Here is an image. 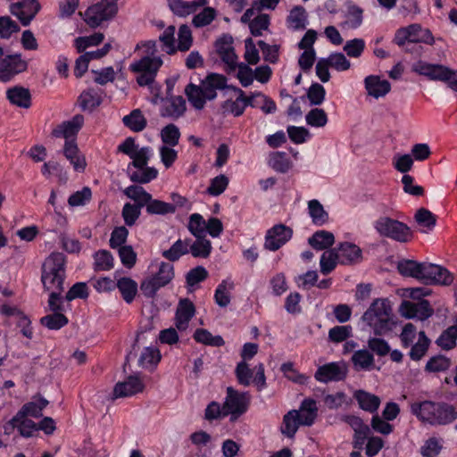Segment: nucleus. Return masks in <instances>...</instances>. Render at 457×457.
<instances>
[{
    "label": "nucleus",
    "instance_id": "nucleus-54",
    "mask_svg": "<svg viewBox=\"0 0 457 457\" xmlns=\"http://www.w3.org/2000/svg\"><path fill=\"white\" fill-rule=\"evenodd\" d=\"M158 175V170L154 167H147L138 169V170L132 172L129 178L132 181L140 184H145L154 179Z\"/></svg>",
    "mask_w": 457,
    "mask_h": 457
},
{
    "label": "nucleus",
    "instance_id": "nucleus-18",
    "mask_svg": "<svg viewBox=\"0 0 457 457\" xmlns=\"http://www.w3.org/2000/svg\"><path fill=\"white\" fill-rule=\"evenodd\" d=\"M341 420L347 423L354 431V447L361 448L370 432L369 426L364 424L360 417L354 415H343Z\"/></svg>",
    "mask_w": 457,
    "mask_h": 457
},
{
    "label": "nucleus",
    "instance_id": "nucleus-43",
    "mask_svg": "<svg viewBox=\"0 0 457 457\" xmlns=\"http://www.w3.org/2000/svg\"><path fill=\"white\" fill-rule=\"evenodd\" d=\"M416 222L424 228L421 229L422 232L426 233L431 230L436 225V216L426 208H420L414 216Z\"/></svg>",
    "mask_w": 457,
    "mask_h": 457
},
{
    "label": "nucleus",
    "instance_id": "nucleus-59",
    "mask_svg": "<svg viewBox=\"0 0 457 457\" xmlns=\"http://www.w3.org/2000/svg\"><path fill=\"white\" fill-rule=\"evenodd\" d=\"M161 359L160 352L155 347H145L138 360L139 365L147 368L152 365H155Z\"/></svg>",
    "mask_w": 457,
    "mask_h": 457
},
{
    "label": "nucleus",
    "instance_id": "nucleus-55",
    "mask_svg": "<svg viewBox=\"0 0 457 457\" xmlns=\"http://www.w3.org/2000/svg\"><path fill=\"white\" fill-rule=\"evenodd\" d=\"M104 39L103 33H95L88 37H79L75 39V46L81 53L89 46H98Z\"/></svg>",
    "mask_w": 457,
    "mask_h": 457
},
{
    "label": "nucleus",
    "instance_id": "nucleus-26",
    "mask_svg": "<svg viewBox=\"0 0 457 457\" xmlns=\"http://www.w3.org/2000/svg\"><path fill=\"white\" fill-rule=\"evenodd\" d=\"M9 102L20 108H29L31 105V94L26 87L21 86L12 87L6 91Z\"/></svg>",
    "mask_w": 457,
    "mask_h": 457
},
{
    "label": "nucleus",
    "instance_id": "nucleus-29",
    "mask_svg": "<svg viewBox=\"0 0 457 457\" xmlns=\"http://www.w3.org/2000/svg\"><path fill=\"white\" fill-rule=\"evenodd\" d=\"M301 425L299 411L292 410L284 415L280 431L287 437L293 438Z\"/></svg>",
    "mask_w": 457,
    "mask_h": 457
},
{
    "label": "nucleus",
    "instance_id": "nucleus-25",
    "mask_svg": "<svg viewBox=\"0 0 457 457\" xmlns=\"http://www.w3.org/2000/svg\"><path fill=\"white\" fill-rule=\"evenodd\" d=\"M365 88L369 96L378 99L385 96L391 90L390 83L378 76L370 75L364 79Z\"/></svg>",
    "mask_w": 457,
    "mask_h": 457
},
{
    "label": "nucleus",
    "instance_id": "nucleus-32",
    "mask_svg": "<svg viewBox=\"0 0 457 457\" xmlns=\"http://www.w3.org/2000/svg\"><path fill=\"white\" fill-rule=\"evenodd\" d=\"M351 361L356 370H370L374 367L373 353L367 349L355 351Z\"/></svg>",
    "mask_w": 457,
    "mask_h": 457
},
{
    "label": "nucleus",
    "instance_id": "nucleus-51",
    "mask_svg": "<svg viewBox=\"0 0 457 457\" xmlns=\"http://www.w3.org/2000/svg\"><path fill=\"white\" fill-rule=\"evenodd\" d=\"M161 137L165 145L175 146L179 144L180 131L175 124H168L161 130Z\"/></svg>",
    "mask_w": 457,
    "mask_h": 457
},
{
    "label": "nucleus",
    "instance_id": "nucleus-46",
    "mask_svg": "<svg viewBox=\"0 0 457 457\" xmlns=\"http://www.w3.org/2000/svg\"><path fill=\"white\" fill-rule=\"evenodd\" d=\"M196 342L211 346H221L225 344L220 336H212L207 329L198 328L194 333Z\"/></svg>",
    "mask_w": 457,
    "mask_h": 457
},
{
    "label": "nucleus",
    "instance_id": "nucleus-41",
    "mask_svg": "<svg viewBox=\"0 0 457 457\" xmlns=\"http://www.w3.org/2000/svg\"><path fill=\"white\" fill-rule=\"evenodd\" d=\"M309 214L312 222L318 226L324 225L328 220V213L324 210L318 200H311L308 203Z\"/></svg>",
    "mask_w": 457,
    "mask_h": 457
},
{
    "label": "nucleus",
    "instance_id": "nucleus-50",
    "mask_svg": "<svg viewBox=\"0 0 457 457\" xmlns=\"http://www.w3.org/2000/svg\"><path fill=\"white\" fill-rule=\"evenodd\" d=\"M94 259L96 270H109L113 267L114 259L107 250L97 251L94 255Z\"/></svg>",
    "mask_w": 457,
    "mask_h": 457
},
{
    "label": "nucleus",
    "instance_id": "nucleus-39",
    "mask_svg": "<svg viewBox=\"0 0 457 457\" xmlns=\"http://www.w3.org/2000/svg\"><path fill=\"white\" fill-rule=\"evenodd\" d=\"M212 249V243L209 239L206 238L205 236L196 237V240L192 245L189 244L188 247L189 253H191V254L196 258L209 257Z\"/></svg>",
    "mask_w": 457,
    "mask_h": 457
},
{
    "label": "nucleus",
    "instance_id": "nucleus-44",
    "mask_svg": "<svg viewBox=\"0 0 457 457\" xmlns=\"http://www.w3.org/2000/svg\"><path fill=\"white\" fill-rule=\"evenodd\" d=\"M146 212L149 214L165 215L168 213H174L176 212V206L169 203L153 199L146 204Z\"/></svg>",
    "mask_w": 457,
    "mask_h": 457
},
{
    "label": "nucleus",
    "instance_id": "nucleus-6",
    "mask_svg": "<svg viewBox=\"0 0 457 457\" xmlns=\"http://www.w3.org/2000/svg\"><path fill=\"white\" fill-rule=\"evenodd\" d=\"M174 278L173 265L168 262H162L155 274L146 277L140 285V289L145 296L153 298L157 291L167 286Z\"/></svg>",
    "mask_w": 457,
    "mask_h": 457
},
{
    "label": "nucleus",
    "instance_id": "nucleus-35",
    "mask_svg": "<svg viewBox=\"0 0 457 457\" xmlns=\"http://www.w3.org/2000/svg\"><path fill=\"white\" fill-rule=\"evenodd\" d=\"M122 121L134 132L144 130L147 125L146 119L139 109H135L129 115L124 116Z\"/></svg>",
    "mask_w": 457,
    "mask_h": 457
},
{
    "label": "nucleus",
    "instance_id": "nucleus-14",
    "mask_svg": "<svg viewBox=\"0 0 457 457\" xmlns=\"http://www.w3.org/2000/svg\"><path fill=\"white\" fill-rule=\"evenodd\" d=\"M40 10L37 0H22L10 5V12L16 16L23 26H28Z\"/></svg>",
    "mask_w": 457,
    "mask_h": 457
},
{
    "label": "nucleus",
    "instance_id": "nucleus-48",
    "mask_svg": "<svg viewBox=\"0 0 457 457\" xmlns=\"http://www.w3.org/2000/svg\"><path fill=\"white\" fill-rule=\"evenodd\" d=\"M457 326H451L437 338L436 344L445 350H450L456 345Z\"/></svg>",
    "mask_w": 457,
    "mask_h": 457
},
{
    "label": "nucleus",
    "instance_id": "nucleus-61",
    "mask_svg": "<svg viewBox=\"0 0 457 457\" xmlns=\"http://www.w3.org/2000/svg\"><path fill=\"white\" fill-rule=\"evenodd\" d=\"M235 374L238 383L244 386H247L251 384L253 378V370L249 368L246 361H242L237 363Z\"/></svg>",
    "mask_w": 457,
    "mask_h": 457
},
{
    "label": "nucleus",
    "instance_id": "nucleus-30",
    "mask_svg": "<svg viewBox=\"0 0 457 457\" xmlns=\"http://www.w3.org/2000/svg\"><path fill=\"white\" fill-rule=\"evenodd\" d=\"M354 398L358 402L360 408L370 413L376 412L380 405V398L378 396L363 390L356 391Z\"/></svg>",
    "mask_w": 457,
    "mask_h": 457
},
{
    "label": "nucleus",
    "instance_id": "nucleus-10",
    "mask_svg": "<svg viewBox=\"0 0 457 457\" xmlns=\"http://www.w3.org/2000/svg\"><path fill=\"white\" fill-rule=\"evenodd\" d=\"M348 373L347 365L344 361L329 362L319 367L314 378L321 383L344 380Z\"/></svg>",
    "mask_w": 457,
    "mask_h": 457
},
{
    "label": "nucleus",
    "instance_id": "nucleus-53",
    "mask_svg": "<svg viewBox=\"0 0 457 457\" xmlns=\"http://www.w3.org/2000/svg\"><path fill=\"white\" fill-rule=\"evenodd\" d=\"M205 220L199 213H193L189 217L187 228L195 237L205 236Z\"/></svg>",
    "mask_w": 457,
    "mask_h": 457
},
{
    "label": "nucleus",
    "instance_id": "nucleus-13",
    "mask_svg": "<svg viewBox=\"0 0 457 457\" xmlns=\"http://www.w3.org/2000/svg\"><path fill=\"white\" fill-rule=\"evenodd\" d=\"M422 280L425 284L449 286L453 281V276L443 266L425 262Z\"/></svg>",
    "mask_w": 457,
    "mask_h": 457
},
{
    "label": "nucleus",
    "instance_id": "nucleus-23",
    "mask_svg": "<svg viewBox=\"0 0 457 457\" xmlns=\"http://www.w3.org/2000/svg\"><path fill=\"white\" fill-rule=\"evenodd\" d=\"M336 249L341 264L351 265L361 261V250L353 243H341Z\"/></svg>",
    "mask_w": 457,
    "mask_h": 457
},
{
    "label": "nucleus",
    "instance_id": "nucleus-2",
    "mask_svg": "<svg viewBox=\"0 0 457 457\" xmlns=\"http://www.w3.org/2000/svg\"><path fill=\"white\" fill-rule=\"evenodd\" d=\"M224 88H231L227 85V78L221 74L211 73L200 85L189 83L185 88V95L195 110H203L206 101L214 100L217 97V90Z\"/></svg>",
    "mask_w": 457,
    "mask_h": 457
},
{
    "label": "nucleus",
    "instance_id": "nucleus-33",
    "mask_svg": "<svg viewBox=\"0 0 457 457\" xmlns=\"http://www.w3.org/2000/svg\"><path fill=\"white\" fill-rule=\"evenodd\" d=\"M425 262H417L411 260H403L398 263L397 269L399 272L407 277H412L419 280H422L423 268Z\"/></svg>",
    "mask_w": 457,
    "mask_h": 457
},
{
    "label": "nucleus",
    "instance_id": "nucleus-21",
    "mask_svg": "<svg viewBox=\"0 0 457 457\" xmlns=\"http://www.w3.org/2000/svg\"><path fill=\"white\" fill-rule=\"evenodd\" d=\"M308 24V12L302 5L294 6L286 18V26L292 31L304 30Z\"/></svg>",
    "mask_w": 457,
    "mask_h": 457
},
{
    "label": "nucleus",
    "instance_id": "nucleus-17",
    "mask_svg": "<svg viewBox=\"0 0 457 457\" xmlns=\"http://www.w3.org/2000/svg\"><path fill=\"white\" fill-rule=\"evenodd\" d=\"M412 71L420 75L428 77L432 80L446 81L450 70L439 64H431L419 61L412 65Z\"/></svg>",
    "mask_w": 457,
    "mask_h": 457
},
{
    "label": "nucleus",
    "instance_id": "nucleus-5",
    "mask_svg": "<svg viewBox=\"0 0 457 457\" xmlns=\"http://www.w3.org/2000/svg\"><path fill=\"white\" fill-rule=\"evenodd\" d=\"M374 228L379 236L400 243L411 240V228L404 223L387 216H381L374 221Z\"/></svg>",
    "mask_w": 457,
    "mask_h": 457
},
{
    "label": "nucleus",
    "instance_id": "nucleus-8",
    "mask_svg": "<svg viewBox=\"0 0 457 457\" xmlns=\"http://www.w3.org/2000/svg\"><path fill=\"white\" fill-rule=\"evenodd\" d=\"M162 64V61L160 57L145 56L133 62L129 65V70L139 74L137 78L139 86H152Z\"/></svg>",
    "mask_w": 457,
    "mask_h": 457
},
{
    "label": "nucleus",
    "instance_id": "nucleus-28",
    "mask_svg": "<svg viewBox=\"0 0 457 457\" xmlns=\"http://www.w3.org/2000/svg\"><path fill=\"white\" fill-rule=\"evenodd\" d=\"M299 419L303 426H312L318 415L317 403L312 399H304L299 409Z\"/></svg>",
    "mask_w": 457,
    "mask_h": 457
},
{
    "label": "nucleus",
    "instance_id": "nucleus-37",
    "mask_svg": "<svg viewBox=\"0 0 457 457\" xmlns=\"http://www.w3.org/2000/svg\"><path fill=\"white\" fill-rule=\"evenodd\" d=\"M410 32V44L413 43H426L432 45L434 43V37L428 29H423L419 24H411L407 26Z\"/></svg>",
    "mask_w": 457,
    "mask_h": 457
},
{
    "label": "nucleus",
    "instance_id": "nucleus-52",
    "mask_svg": "<svg viewBox=\"0 0 457 457\" xmlns=\"http://www.w3.org/2000/svg\"><path fill=\"white\" fill-rule=\"evenodd\" d=\"M40 322L49 329H60L68 323V319L62 312H54L41 318Z\"/></svg>",
    "mask_w": 457,
    "mask_h": 457
},
{
    "label": "nucleus",
    "instance_id": "nucleus-40",
    "mask_svg": "<svg viewBox=\"0 0 457 457\" xmlns=\"http://www.w3.org/2000/svg\"><path fill=\"white\" fill-rule=\"evenodd\" d=\"M188 247L189 240L179 239L170 246V249L162 252V256L170 262H176L182 255L189 253Z\"/></svg>",
    "mask_w": 457,
    "mask_h": 457
},
{
    "label": "nucleus",
    "instance_id": "nucleus-36",
    "mask_svg": "<svg viewBox=\"0 0 457 457\" xmlns=\"http://www.w3.org/2000/svg\"><path fill=\"white\" fill-rule=\"evenodd\" d=\"M124 194L136 203V206L142 208L146 206L151 200V194L146 192L141 186H129L124 190Z\"/></svg>",
    "mask_w": 457,
    "mask_h": 457
},
{
    "label": "nucleus",
    "instance_id": "nucleus-19",
    "mask_svg": "<svg viewBox=\"0 0 457 457\" xmlns=\"http://www.w3.org/2000/svg\"><path fill=\"white\" fill-rule=\"evenodd\" d=\"M84 123V117L81 114L75 115L71 120L64 121L53 129L52 135L54 137H64L67 140L74 139Z\"/></svg>",
    "mask_w": 457,
    "mask_h": 457
},
{
    "label": "nucleus",
    "instance_id": "nucleus-24",
    "mask_svg": "<svg viewBox=\"0 0 457 457\" xmlns=\"http://www.w3.org/2000/svg\"><path fill=\"white\" fill-rule=\"evenodd\" d=\"M63 154L76 171L83 172L85 170L87 166L85 156L80 154L74 139L65 141Z\"/></svg>",
    "mask_w": 457,
    "mask_h": 457
},
{
    "label": "nucleus",
    "instance_id": "nucleus-9",
    "mask_svg": "<svg viewBox=\"0 0 457 457\" xmlns=\"http://www.w3.org/2000/svg\"><path fill=\"white\" fill-rule=\"evenodd\" d=\"M249 403L250 396L248 393H240L228 386L223 403V415H230V420L235 421L247 411Z\"/></svg>",
    "mask_w": 457,
    "mask_h": 457
},
{
    "label": "nucleus",
    "instance_id": "nucleus-15",
    "mask_svg": "<svg viewBox=\"0 0 457 457\" xmlns=\"http://www.w3.org/2000/svg\"><path fill=\"white\" fill-rule=\"evenodd\" d=\"M161 102L160 115L162 117L177 120L186 112V101L180 96H167L165 98H161Z\"/></svg>",
    "mask_w": 457,
    "mask_h": 457
},
{
    "label": "nucleus",
    "instance_id": "nucleus-47",
    "mask_svg": "<svg viewBox=\"0 0 457 457\" xmlns=\"http://www.w3.org/2000/svg\"><path fill=\"white\" fill-rule=\"evenodd\" d=\"M430 340L427 337L424 331L419 333L418 342L412 345L409 355L413 361H420L427 353Z\"/></svg>",
    "mask_w": 457,
    "mask_h": 457
},
{
    "label": "nucleus",
    "instance_id": "nucleus-31",
    "mask_svg": "<svg viewBox=\"0 0 457 457\" xmlns=\"http://www.w3.org/2000/svg\"><path fill=\"white\" fill-rule=\"evenodd\" d=\"M47 404L48 401L39 396L37 400L25 403L17 414L20 418H23L24 416L27 418H40L43 415V410L47 406Z\"/></svg>",
    "mask_w": 457,
    "mask_h": 457
},
{
    "label": "nucleus",
    "instance_id": "nucleus-49",
    "mask_svg": "<svg viewBox=\"0 0 457 457\" xmlns=\"http://www.w3.org/2000/svg\"><path fill=\"white\" fill-rule=\"evenodd\" d=\"M270 165L278 172H287L290 167L291 162L284 152H275L270 155Z\"/></svg>",
    "mask_w": 457,
    "mask_h": 457
},
{
    "label": "nucleus",
    "instance_id": "nucleus-1",
    "mask_svg": "<svg viewBox=\"0 0 457 457\" xmlns=\"http://www.w3.org/2000/svg\"><path fill=\"white\" fill-rule=\"evenodd\" d=\"M410 410L421 423L431 427H445L457 420V405L445 401L415 402Z\"/></svg>",
    "mask_w": 457,
    "mask_h": 457
},
{
    "label": "nucleus",
    "instance_id": "nucleus-38",
    "mask_svg": "<svg viewBox=\"0 0 457 457\" xmlns=\"http://www.w3.org/2000/svg\"><path fill=\"white\" fill-rule=\"evenodd\" d=\"M116 286L124 301L128 303H132L137 293V282L130 278H121L117 281Z\"/></svg>",
    "mask_w": 457,
    "mask_h": 457
},
{
    "label": "nucleus",
    "instance_id": "nucleus-16",
    "mask_svg": "<svg viewBox=\"0 0 457 457\" xmlns=\"http://www.w3.org/2000/svg\"><path fill=\"white\" fill-rule=\"evenodd\" d=\"M216 51L230 70L237 66V56L233 47V38L231 36L224 35L220 37L215 44Z\"/></svg>",
    "mask_w": 457,
    "mask_h": 457
},
{
    "label": "nucleus",
    "instance_id": "nucleus-34",
    "mask_svg": "<svg viewBox=\"0 0 457 457\" xmlns=\"http://www.w3.org/2000/svg\"><path fill=\"white\" fill-rule=\"evenodd\" d=\"M234 289V283L229 280H222L217 287L214 294L215 303L220 307H227L230 303L231 291Z\"/></svg>",
    "mask_w": 457,
    "mask_h": 457
},
{
    "label": "nucleus",
    "instance_id": "nucleus-20",
    "mask_svg": "<svg viewBox=\"0 0 457 457\" xmlns=\"http://www.w3.org/2000/svg\"><path fill=\"white\" fill-rule=\"evenodd\" d=\"M145 385L138 376H129L127 380L119 382L113 389L115 398L128 397L144 390Z\"/></svg>",
    "mask_w": 457,
    "mask_h": 457
},
{
    "label": "nucleus",
    "instance_id": "nucleus-22",
    "mask_svg": "<svg viewBox=\"0 0 457 457\" xmlns=\"http://www.w3.org/2000/svg\"><path fill=\"white\" fill-rule=\"evenodd\" d=\"M195 308L194 303L187 298L181 299L179 302L176 310V328L179 331H185L190 320L194 317Z\"/></svg>",
    "mask_w": 457,
    "mask_h": 457
},
{
    "label": "nucleus",
    "instance_id": "nucleus-27",
    "mask_svg": "<svg viewBox=\"0 0 457 457\" xmlns=\"http://www.w3.org/2000/svg\"><path fill=\"white\" fill-rule=\"evenodd\" d=\"M309 245L317 251L327 250L335 243L333 233L327 230H318L308 238Z\"/></svg>",
    "mask_w": 457,
    "mask_h": 457
},
{
    "label": "nucleus",
    "instance_id": "nucleus-62",
    "mask_svg": "<svg viewBox=\"0 0 457 457\" xmlns=\"http://www.w3.org/2000/svg\"><path fill=\"white\" fill-rule=\"evenodd\" d=\"M326 96L324 87L319 83H313L307 91V97L312 105H320Z\"/></svg>",
    "mask_w": 457,
    "mask_h": 457
},
{
    "label": "nucleus",
    "instance_id": "nucleus-63",
    "mask_svg": "<svg viewBox=\"0 0 457 457\" xmlns=\"http://www.w3.org/2000/svg\"><path fill=\"white\" fill-rule=\"evenodd\" d=\"M451 365L450 360L443 355L430 358L426 364V370L429 372H439L446 370Z\"/></svg>",
    "mask_w": 457,
    "mask_h": 457
},
{
    "label": "nucleus",
    "instance_id": "nucleus-12",
    "mask_svg": "<svg viewBox=\"0 0 457 457\" xmlns=\"http://www.w3.org/2000/svg\"><path fill=\"white\" fill-rule=\"evenodd\" d=\"M293 230L284 224H277L270 228L265 236L264 248L269 251H277L288 242Z\"/></svg>",
    "mask_w": 457,
    "mask_h": 457
},
{
    "label": "nucleus",
    "instance_id": "nucleus-11",
    "mask_svg": "<svg viewBox=\"0 0 457 457\" xmlns=\"http://www.w3.org/2000/svg\"><path fill=\"white\" fill-rule=\"evenodd\" d=\"M27 69L28 62L21 58V54L6 55L0 60V81L8 82Z\"/></svg>",
    "mask_w": 457,
    "mask_h": 457
},
{
    "label": "nucleus",
    "instance_id": "nucleus-7",
    "mask_svg": "<svg viewBox=\"0 0 457 457\" xmlns=\"http://www.w3.org/2000/svg\"><path fill=\"white\" fill-rule=\"evenodd\" d=\"M118 0H100L89 6L84 13L85 22L91 28H97L103 22L112 20L118 12Z\"/></svg>",
    "mask_w": 457,
    "mask_h": 457
},
{
    "label": "nucleus",
    "instance_id": "nucleus-64",
    "mask_svg": "<svg viewBox=\"0 0 457 457\" xmlns=\"http://www.w3.org/2000/svg\"><path fill=\"white\" fill-rule=\"evenodd\" d=\"M91 196L90 188L86 187L72 194L68 199V204L71 207L82 206L90 201Z\"/></svg>",
    "mask_w": 457,
    "mask_h": 457
},
{
    "label": "nucleus",
    "instance_id": "nucleus-56",
    "mask_svg": "<svg viewBox=\"0 0 457 457\" xmlns=\"http://www.w3.org/2000/svg\"><path fill=\"white\" fill-rule=\"evenodd\" d=\"M308 125L316 128H322L328 123V115L323 109H312L305 116Z\"/></svg>",
    "mask_w": 457,
    "mask_h": 457
},
{
    "label": "nucleus",
    "instance_id": "nucleus-58",
    "mask_svg": "<svg viewBox=\"0 0 457 457\" xmlns=\"http://www.w3.org/2000/svg\"><path fill=\"white\" fill-rule=\"evenodd\" d=\"M253 108H259L267 114L274 113L277 110L275 102L260 92L254 93Z\"/></svg>",
    "mask_w": 457,
    "mask_h": 457
},
{
    "label": "nucleus",
    "instance_id": "nucleus-60",
    "mask_svg": "<svg viewBox=\"0 0 457 457\" xmlns=\"http://www.w3.org/2000/svg\"><path fill=\"white\" fill-rule=\"evenodd\" d=\"M208 277V271L203 266H197L190 270L186 275L187 287L194 290L195 286L204 281Z\"/></svg>",
    "mask_w": 457,
    "mask_h": 457
},
{
    "label": "nucleus",
    "instance_id": "nucleus-57",
    "mask_svg": "<svg viewBox=\"0 0 457 457\" xmlns=\"http://www.w3.org/2000/svg\"><path fill=\"white\" fill-rule=\"evenodd\" d=\"M270 26V15L266 13L259 14L249 23L251 33L254 37L262 35V31L267 30Z\"/></svg>",
    "mask_w": 457,
    "mask_h": 457
},
{
    "label": "nucleus",
    "instance_id": "nucleus-45",
    "mask_svg": "<svg viewBox=\"0 0 457 457\" xmlns=\"http://www.w3.org/2000/svg\"><path fill=\"white\" fill-rule=\"evenodd\" d=\"M79 100L80 107L83 110H92L98 106L102 102L100 94L93 88H89L82 92Z\"/></svg>",
    "mask_w": 457,
    "mask_h": 457
},
{
    "label": "nucleus",
    "instance_id": "nucleus-4",
    "mask_svg": "<svg viewBox=\"0 0 457 457\" xmlns=\"http://www.w3.org/2000/svg\"><path fill=\"white\" fill-rule=\"evenodd\" d=\"M65 256L62 253H52L42 265L41 281L46 291L64 290L66 278Z\"/></svg>",
    "mask_w": 457,
    "mask_h": 457
},
{
    "label": "nucleus",
    "instance_id": "nucleus-3",
    "mask_svg": "<svg viewBox=\"0 0 457 457\" xmlns=\"http://www.w3.org/2000/svg\"><path fill=\"white\" fill-rule=\"evenodd\" d=\"M361 320L378 336L393 330L396 324L391 305L386 299H376L363 313Z\"/></svg>",
    "mask_w": 457,
    "mask_h": 457
},
{
    "label": "nucleus",
    "instance_id": "nucleus-42",
    "mask_svg": "<svg viewBox=\"0 0 457 457\" xmlns=\"http://www.w3.org/2000/svg\"><path fill=\"white\" fill-rule=\"evenodd\" d=\"M337 262L339 256L336 248L325 251L320 257V272L328 275L336 268Z\"/></svg>",
    "mask_w": 457,
    "mask_h": 457
}]
</instances>
